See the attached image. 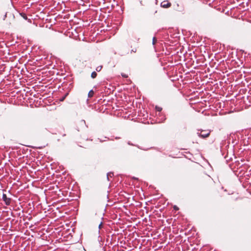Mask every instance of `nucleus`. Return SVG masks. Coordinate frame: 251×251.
I'll use <instances>...</instances> for the list:
<instances>
[{
  "instance_id": "obj_13",
  "label": "nucleus",
  "mask_w": 251,
  "mask_h": 251,
  "mask_svg": "<svg viewBox=\"0 0 251 251\" xmlns=\"http://www.w3.org/2000/svg\"><path fill=\"white\" fill-rule=\"evenodd\" d=\"M174 209H175V210H178V208L176 205H175V206H174Z\"/></svg>"
},
{
  "instance_id": "obj_15",
  "label": "nucleus",
  "mask_w": 251,
  "mask_h": 251,
  "mask_svg": "<svg viewBox=\"0 0 251 251\" xmlns=\"http://www.w3.org/2000/svg\"><path fill=\"white\" fill-rule=\"evenodd\" d=\"M102 226V223H101L100 225H99V228L100 229L101 228V226Z\"/></svg>"
},
{
  "instance_id": "obj_1",
  "label": "nucleus",
  "mask_w": 251,
  "mask_h": 251,
  "mask_svg": "<svg viewBox=\"0 0 251 251\" xmlns=\"http://www.w3.org/2000/svg\"><path fill=\"white\" fill-rule=\"evenodd\" d=\"M200 130H198V131L197 132L198 135L201 137L202 138H205L209 136L210 135V131H203L201 130V132H199Z\"/></svg>"
},
{
  "instance_id": "obj_11",
  "label": "nucleus",
  "mask_w": 251,
  "mask_h": 251,
  "mask_svg": "<svg viewBox=\"0 0 251 251\" xmlns=\"http://www.w3.org/2000/svg\"><path fill=\"white\" fill-rule=\"evenodd\" d=\"M155 109L158 112H161L162 109L161 107L157 106H156Z\"/></svg>"
},
{
  "instance_id": "obj_8",
  "label": "nucleus",
  "mask_w": 251,
  "mask_h": 251,
  "mask_svg": "<svg viewBox=\"0 0 251 251\" xmlns=\"http://www.w3.org/2000/svg\"><path fill=\"white\" fill-rule=\"evenodd\" d=\"M102 68V66H98L96 69V70L97 71V72H100L101 71V69Z\"/></svg>"
},
{
  "instance_id": "obj_3",
  "label": "nucleus",
  "mask_w": 251,
  "mask_h": 251,
  "mask_svg": "<svg viewBox=\"0 0 251 251\" xmlns=\"http://www.w3.org/2000/svg\"><path fill=\"white\" fill-rule=\"evenodd\" d=\"M171 6V3L167 0H164L161 3V6L162 7L167 8Z\"/></svg>"
},
{
  "instance_id": "obj_4",
  "label": "nucleus",
  "mask_w": 251,
  "mask_h": 251,
  "mask_svg": "<svg viewBox=\"0 0 251 251\" xmlns=\"http://www.w3.org/2000/svg\"><path fill=\"white\" fill-rule=\"evenodd\" d=\"M114 176V174L112 172H109L107 174V179L108 181H109V178L110 177H112L113 176Z\"/></svg>"
},
{
  "instance_id": "obj_9",
  "label": "nucleus",
  "mask_w": 251,
  "mask_h": 251,
  "mask_svg": "<svg viewBox=\"0 0 251 251\" xmlns=\"http://www.w3.org/2000/svg\"><path fill=\"white\" fill-rule=\"evenodd\" d=\"M157 42V39L155 37H154L152 39V45H154Z\"/></svg>"
},
{
  "instance_id": "obj_10",
  "label": "nucleus",
  "mask_w": 251,
  "mask_h": 251,
  "mask_svg": "<svg viewBox=\"0 0 251 251\" xmlns=\"http://www.w3.org/2000/svg\"><path fill=\"white\" fill-rule=\"evenodd\" d=\"M21 15L24 19H25V20H27V17L25 14L23 13H21Z\"/></svg>"
},
{
  "instance_id": "obj_16",
  "label": "nucleus",
  "mask_w": 251,
  "mask_h": 251,
  "mask_svg": "<svg viewBox=\"0 0 251 251\" xmlns=\"http://www.w3.org/2000/svg\"><path fill=\"white\" fill-rule=\"evenodd\" d=\"M119 54H120L121 55H124V54L122 53H119Z\"/></svg>"
},
{
  "instance_id": "obj_5",
  "label": "nucleus",
  "mask_w": 251,
  "mask_h": 251,
  "mask_svg": "<svg viewBox=\"0 0 251 251\" xmlns=\"http://www.w3.org/2000/svg\"><path fill=\"white\" fill-rule=\"evenodd\" d=\"M94 94V92L93 91V90H91L89 93H88V96L89 98H91L93 97V95Z\"/></svg>"
},
{
  "instance_id": "obj_6",
  "label": "nucleus",
  "mask_w": 251,
  "mask_h": 251,
  "mask_svg": "<svg viewBox=\"0 0 251 251\" xmlns=\"http://www.w3.org/2000/svg\"><path fill=\"white\" fill-rule=\"evenodd\" d=\"M97 74L96 72H93L92 73L91 76L92 78H95L97 77Z\"/></svg>"
},
{
  "instance_id": "obj_12",
  "label": "nucleus",
  "mask_w": 251,
  "mask_h": 251,
  "mask_svg": "<svg viewBox=\"0 0 251 251\" xmlns=\"http://www.w3.org/2000/svg\"><path fill=\"white\" fill-rule=\"evenodd\" d=\"M136 52V49H132L131 50V53H132V52Z\"/></svg>"
},
{
  "instance_id": "obj_14",
  "label": "nucleus",
  "mask_w": 251,
  "mask_h": 251,
  "mask_svg": "<svg viewBox=\"0 0 251 251\" xmlns=\"http://www.w3.org/2000/svg\"><path fill=\"white\" fill-rule=\"evenodd\" d=\"M122 75L124 77H127V75H123L122 74Z\"/></svg>"
},
{
  "instance_id": "obj_7",
  "label": "nucleus",
  "mask_w": 251,
  "mask_h": 251,
  "mask_svg": "<svg viewBox=\"0 0 251 251\" xmlns=\"http://www.w3.org/2000/svg\"><path fill=\"white\" fill-rule=\"evenodd\" d=\"M176 5H177V8H176V10L179 11H183V8H178V7H179V4H178V3H177Z\"/></svg>"
},
{
  "instance_id": "obj_2",
  "label": "nucleus",
  "mask_w": 251,
  "mask_h": 251,
  "mask_svg": "<svg viewBox=\"0 0 251 251\" xmlns=\"http://www.w3.org/2000/svg\"><path fill=\"white\" fill-rule=\"evenodd\" d=\"M2 200L6 205H9L11 202V199L7 198L5 194L2 195Z\"/></svg>"
}]
</instances>
